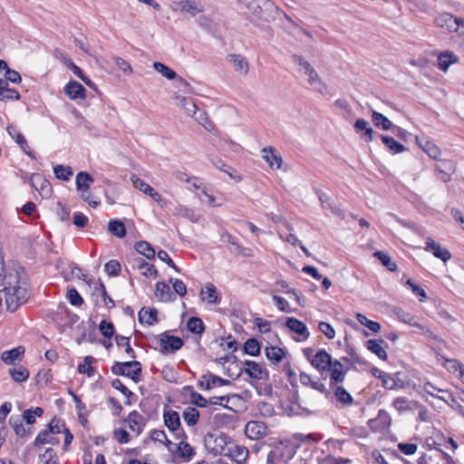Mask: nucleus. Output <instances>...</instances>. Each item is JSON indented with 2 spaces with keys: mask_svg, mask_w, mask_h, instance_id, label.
Masks as SVG:
<instances>
[{
  "mask_svg": "<svg viewBox=\"0 0 464 464\" xmlns=\"http://www.w3.org/2000/svg\"><path fill=\"white\" fill-rule=\"evenodd\" d=\"M6 309L14 312L28 299L27 285L21 281L17 271L8 274L7 283L2 290Z\"/></svg>",
  "mask_w": 464,
  "mask_h": 464,
  "instance_id": "1",
  "label": "nucleus"
},
{
  "mask_svg": "<svg viewBox=\"0 0 464 464\" xmlns=\"http://www.w3.org/2000/svg\"><path fill=\"white\" fill-rule=\"evenodd\" d=\"M293 63L299 66V72L307 76L309 84L318 92L322 94L327 93L325 83L322 81L314 68L304 57L294 54L292 55Z\"/></svg>",
  "mask_w": 464,
  "mask_h": 464,
  "instance_id": "2",
  "label": "nucleus"
},
{
  "mask_svg": "<svg viewBox=\"0 0 464 464\" xmlns=\"http://www.w3.org/2000/svg\"><path fill=\"white\" fill-rule=\"evenodd\" d=\"M304 355L311 365L321 373L329 372L334 361L324 349H320L314 353L313 348H305Z\"/></svg>",
  "mask_w": 464,
  "mask_h": 464,
  "instance_id": "3",
  "label": "nucleus"
},
{
  "mask_svg": "<svg viewBox=\"0 0 464 464\" xmlns=\"http://www.w3.org/2000/svg\"><path fill=\"white\" fill-rule=\"evenodd\" d=\"M111 372L115 375L126 376L138 382L141 374V364L138 361L115 362L111 366Z\"/></svg>",
  "mask_w": 464,
  "mask_h": 464,
  "instance_id": "4",
  "label": "nucleus"
},
{
  "mask_svg": "<svg viewBox=\"0 0 464 464\" xmlns=\"http://www.w3.org/2000/svg\"><path fill=\"white\" fill-rule=\"evenodd\" d=\"M442 346H446V343L437 339V362L450 373L459 372L464 365L456 359L448 358Z\"/></svg>",
  "mask_w": 464,
  "mask_h": 464,
  "instance_id": "5",
  "label": "nucleus"
},
{
  "mask_svg": "<svg viewBox=\"0 0 464 464\" xmlns=\"http://www.w3.org/2000/svg\"><path fill=\"white\" fill-rule=\"evenodd\" d=\"M223 451L224 456L228 457L238 464L245 463L248 458V450L242 445L230 443L227 444L225 449H223Z\"/></svg>",
  "mask_w": 464,
  "mask_h": 464,
  "instance_id": "6",
  "label": "nucleus"
},
{
  "mask_svg": "<svg viewBox=\"0 0 464 464\" xmlns=\"http://www.w3.org/2000/svg\"><path fill=\"white\" fill-rule=\"evenodd\" d=\"M245 433L251 440H259L267 435V427L262 421L252 420L246 423Z\"/></svg>",
  "mask_w": 464,
  "mask_h": 464,
  "instance_id": "7",
  "label": "nucleus"
},
{
  "mask_svg": "<svg viewBox=\"0 0 464 464\" xmlns=\"http://www.w3.org/2000/svg\"><path fill=\"white\" fill-rule=\"evenodd\" d=\"M349 370L348 366L338 360H334L330 372V385L332 387L336 386L338 383L343 382L345 375Z\"/></svg>",
  "mask_w": 464,
  "mask_h": 464,
  "instance_id": "8",
  "label": "nucleus"
},
{
  "mask_svg": "<svg viewBox=\"0 0 464 464\" xmlns=\"http://www.w3.org/2000/svg\"><path fill=\"white\" fill-rule=\"evenodd\" d=\"M183 340L173 335H164L160 340V353L166 354L169 352H176L183 346Z\"/></svg>",
  "mask_w": 464,
  "mask_h": 464,
  "instance_id": "9",
  "label": "nucleus"
},
{
  "mask_svg": "<svg viewBox=\"0 0 464 464\" xmlns=\"http://www.w3.org/2000/svg\"><path fill=\"white\" fill-rule=\"evenodd\" d=\"M456 168L452 160H437V178L443 182H448L452 174L455 173Z\"/></svg>",
  "mask_w": 464,
  "mask_h": 464,
  "instance_id": "10",
  "label": "nucleus"
},
{
  "mask_svg": "<svg viewBox=\"0 0 464 464\" xmlns=\"http://www.w3.org/2000/svg\"><path fill=\"white\" fill-rule=\"evenodd\" d=\"M173 10L175 12L185 13L191 16H195L203 11V6L194 0H183L175 3Z\"/></svg>",
  "mask_w": 464,
  "mask_h": 464,
  "instance_id": "11",
  "label": "nucleus"
},
{
  "mask_svg": "<svg viewBox=\"0 0 464 464\" xmlns=\"http://www.w3.org/2000/svg\"><path fill=\"white\" fill-rule=\"evenodd\" d=\"M243 364L244 372L253 379L261 380L268 375L266 370L258 362L245 361Z\"/></svg>",
  "mask_w": 464,
  "mask_h": 464,
  "instance_id": "12",
  "label": "nucleus"
},
{
  "mask_svg": "<svg viewBox=\"0 0 464 464\" xmlns=\"http://www.w3.org/2000/svg\"><path fill=\"white\" fill-rule=\"evenodd\" d=\"M31 186L36 190L40 191V193L44 197H49L51 194V185L47 179L41 174L34 173L30 178Z\"/></svg>",
  "mask_w": 464,
  "mask_h": 464,
  "instance_id": "13",
  "label": "nucleus"
},
{
  "mask_svg": "<svg viewBox=\"0 0 464 464\" xmlns=\"http://www.w3.org/2000/svg\"><path fill=\"white\" fill-rule=\"evenodd\" d=\"M299 381L304 386H309L319 392L328 395L329 392L324 382L320 379H313L312 376L306 372H301L299 375Z\"/></svg>",
  "mask_w": 464,
  "mask_h": 464,
  "instance_id": "14",
  "label": "nucleus"
},
{
  "mask_svg": "<svg viewBox=\"0 0 464 464\" xmlns=\"http://www.w3.org/2000/svg\"><path fill=\"white\" fill-rule=\"evenodd\" d=\"M228 384H230V381L222 379L211 373L203 375L198 383V387L205 388L206 390H210L215 386H224Z\"/></svg>",
  "mask_w": 464,
  "mask_h": 464,
  "instance_id": "15",
  "label": "nucleus"
},
{
  "mask_svg": "<svg viewBox=\"0 0 464 464\" xmlns=\"http://www.w3.org/2000/svg\"><path fill=\"white\" fill-rule=\"evenodd\" d=\"M227 61L232 63L235 71L241 75H246L249 71V65L246 59L241 54H229L227 55Z\"/></svg>",
  "mask_w": 464,
  "mask_h": 464,
  "instance_id": "16",
  "label": "nucleus"
},
{
  "mask_svg": "<svg viewBox=\"0 0 464 464\" xmlns=\"http://www.w3.org/2000/svg\"><path fill=\"white\" fill-rule=\"evenodd\" d=\"M126 421L129 428L137 434L141 433L146 424L144 417L137 411H131L128 415Z\"/></svg>",
  "mask_w": 464,
  "mask_h": 464,
  "instance_id": "17",
  "label": "nucleus"
},
{
  "mask_svg": "<svg viewBox=\"0 0 464 464\" xmlns=\"http://www.w3.org/2000/svg\"><path fill=\"white\" fill-rule=\"evenodd\" d=\"M262 158L268 163L269 167L280 169L283 163L282 157L272 147L262 150Z\"/></svg>",
  "mask_w": 464,
  "mask_h": 464,
  "instance_id": "18",
  "label": "nucleus"
},
{
  "mask_svg": "<svg viewBox=\"0 0 464 464\" xmlns=\"http://www.w3.org/2000/svg\"><path fill=\"white\" fill-rule=\"evenodd\" d=\"M458 17H454L452 14L448 13L440 14L437 16V26L445 28L450 32L457 31L459 28L457 24Z\"/></svg>",
  "mask_w": 464,
  "mask_h": 464,
  "instance_id": "19",
  "label": "nucleus"
},
{
  "mask_svg": "<svg viewBox=\"0 0 464 464\" xmlns=\"http://www.w3.org/2000/svg\"><path fill=\"white\" fill-rule=\"evenodd\" d=\"M459 62V58L450 51L441 52L437 54V66L446 72L450 64Z\"/></svg>",
  "mask_w": 464,
  "mask_h": 464,
  "instance_id": "20",
  "label": "nucleus"
},
{
  "mask_svg": "<svg viewBox=\"0 0 464 464\" xmlns=\"http://www.w3.org/2000/svg\"><path fill=\"white\" fill-rule=\"evenodd\" d=\"M20 100L19 92L13 88H9L6 80L0 78V101H18Z\"/></svg>",
  "mask_w": 464,
  "mask_h": 464,
  "instance_id": "21",
  "label": "nucleus"
},
{
  "mask_svg": "<svg viewBox=\"0 0 464 464\" xmlns=\"http://www.w3.org/2000/svg\"><path fill=\"white\" fill-rule=\"evenodd\" d=\"M286 326L295 334L302 337V340H306L309 337V331L306 325L300 320L290 317L286 321Z\"/></svg>",
  "mask_w": 464,
  "mask_h": 464,
  "instance_id": "22",
  "label": "nucleus"
},
{
  "mask_svg": "<svg viewBox=\"0 0 464 464\" xmlns=\"http://www.w3.org/2000/svg\"><path fill=\"white\" fill-rule=\"evenodd\" d=\"M85 88L75 81L69 82L64 87L65 94H67L72 100L85 98Z\"/></svg>",
  "mask_w": 464,
  "mask_h": 464,
  "instance_id": "23",
  "label": "nucleus"
},
{
  "mask_svg": "<svg viewBox=\"0 0 464 464\" xmlns=\"http://www.w3.org/2000/svg\"><path fill=\"white\" fill-rule=\"evenodd\" d=\"M163 420L165 425L170 431L174 432L179 430L180 427V419L177 411L172 410L165 411L163 413Z\"/></svg>",
  "mask_w": 464,
  "mask_h": 464,
  "instance_id": "24",
  "label": "nucleus"
},
{
  "mask_svg": "<svg viewBox=\"0 0 464 464\" xmlns=\"http://www.w3.org/2000/svg\"><path fill=\"white\" fill-rule=\"evenodd\" d=\"M24 346H17L8 351H5L1 354L2 361L6 364H11L16 361H21L24 353Z\"/></svg>",
  "mask_w": 464,
  "mask_h": 464,
  "instance_id": "25",
  "label": "nucleus"
},
{
  "mask_svg": "<svg viewBox=\"0 0 464 464\" xmlns=\"http://www.w3.org/2000/svg\"><path fill=\"white\" fill-rule=\"evenodd\" d=\"M155 295L161 302H169L173 299L174 294L170 287L164 282H158L155 285Z\"/></svg>",
  "mask_w": 464,
  "mask_h": 464,
  "instance_id": "26",
  "label": "nucleus"
},
{
  "mask_svg": "<svg viewBox=\"0 0 464 464\" xmlns=\"http://www.w3.org/2000/svg\"><path fill=\"white\" fill-rule=\"evenodd\" d=\"M174 215L187 218L193 223H198L200 220V215L195 213V211L187 206L178 204L174 209Z\"/></svg>",
  "mask_w": 464,
  "mask_h": 464,
  "instance_id": "27",
  "label": "nucleus"
},
{
  "mask_svg": "<svg viewBox=\"0 0 464 464\" xmlns=\"http://www.w3.org/2000/svg\"><path fill=\"white\" fill-rule=\"evenodd\" d=\"M200 297L208 304H218L220 301L217 288L213 284H208L204 289H201Z\"/></svg>",
  "mask_w": 464,
  "mask_h": 464,
  "instance_id": "28",
  "label": "nucleus"
},
{
  "mask_svg": "<svg viewBox=\"0 0 464 464\" xmlns=\"http://www.w3.org/2000/svg\"><path fill=\"white\" fill-rule=\"evenodd\" d=\"M138 315L140 322L148 325H152L158 321V311L156 309L143 307Z\"/></svg>",
  "mask_w": 464,
  "mask_h": 464,
  "instance_id": "29",
  "label": "nucleus"
},
{
  "mask_svg": "<svg viewBox=\"0 0 464 464\" xmlns=\"http://www.w3.org/2000/svg\"><path fill=\"white\" fill-rule=\"evenodd\" d=\"M265 353L269 361L278 363L284 359L285 351L277 346H269L265 349Z\"/></svg>",
  "mask_w": 464,
  "mask_h": 464,
  "instance_id": "30",
  "label": "nucleus"
},
{
  "mask_svg": "<svg viewBox=\"0 0 464 464\" xmlns=\"http://www.w3.org/2000/svg\"><path fill=\"white\" fill-rule=\"evenodd\" d=\"M75 183L77 190L89 189L93 179L88 172L81 171L76 175Z\"/></svg>",
  "mask_w": 464,
  "mask_h": 464,
  "instance_id": "31",
  "label": "nucleus"
},
{
  "mask_svg": "<svg viewBox=\"0 0 464 464\" xmlns=\"http://www.w3.org/2000/svg\"><path fill=\"white\" fill-rule=\"evenodd\" d=\"M175 98L178 101L179 105L184 109L188 115H194L196 113L198 107L191 99L179 94H177Z\"/></svg>",
  "mask_w": 464,
  "mask_h": 464,
  "instance_id": "32",
  "label": "nucleus"
},
{
  "mask_svg": "<svg viewBox=\"0 0 464 464\" xmlns=\"http://www.w3.org/2000/svg\"><path fill=\"white\" fill-rule=\"evenodd\" d=\"M372 120L376 127L382 128L384 130H388L392 128V122L387 117L378 111L372 112Z\"/></svg>",
  "mask_w": 464,
  "mask_h": 464,
  "instance_id": "33",
  "label": "nucleus"
},
{
  "mask_svg": "<svg viewBox=\"0 0 464 464\" xmlns=\"http://www.w3.org/2000/svg\"><path fill=\"white\" fill-rule=\"evenodd\" d=\"M382 341L368 340L366 342V347L372 353L376 354L381 360H386L387 353L382 346Z\"/></svg>",
  "mask_w": 464,
  "mask_h": 464,
  "instance_id": "34",
  "label": "nucleus"
},
{
  "mask_svg": "<svg viewBox=\"0 0 464 464\" xmlns=\"http://www.w3.org/2000/svg\"><path fill=\"white\" fill-rule=\"evenodd\" d=\"M135 250L146 256L148 259H153L155 257V250L154 248L150 246V244H149L148 242L146 241H139L135 244Z\"/></svg>",
  "mask_w": 464,
  "mask_h": 464,
  "instance_id": "35",
  "label": "nucleus"
},
{
  "mask_svg": "<svg viewBox=\"0 0 464 464\" xmlns=\"http://www.w3.org/2000/svg\"><path fill=\"white\" fill-rule=\"evenodd\" d=\"M108 230L113 236L122 238L126 235V228L124 224L120 220H112L109 222Z\"/></svg>",
  "mask_w": 464,
  "mask_h": 464,
  "instance_id": "36",
  "label": "nucleus"
},
{
  "mask_svg": "<svg viewBox=\"0 0 464 464\" xmlns=\"http://www.w3.org/2000/svg\"><path fill=\"white\" fill-rule=\"evenodd\" d=\"M12 379L16 382H22L28 379L29 372L23 366L14 367L9 370Z\"/></svg>",
  "mask_w": 464,
  "mask_h": 464,
  "instance_id": "37",
  "label": "nucleus"
},
{
  "mask_svg": "<svg viewBox=\"0 0 464 464\" xmlns=\"http://www.w3.org/2000/svg\"><path fill=\"white\" fill-rule=\"evenodd\" d=\"M183 419L188 426H194L199 419V411L193 407H188L183 411Z\"/></svg>",
  "mask_w": 464,
  "mask_h": 464,
  "instance_id": "38",
  "label": "nucleus"
},
{
  "mask_svg": "<svg viewBox=\"0 0 464 464\" xmlns=\"http://www.w3.org/2000/svg\"><path fill=\"white\" fill-rule=\"evenodd\" d=\"M382 140L383 143L385 144V146L389 149V150L393 153H401L406 150L402 144L397 142L392 137L382 135Z\"/></svg>",
  "mask_w": 464,
  "mask_h": 464,
  "instance_id": "39",
  "label": "nucleus"
},
{
  "mask_svg": "<svg viewBox=\"0 0 464 464\" xmlns=\"http://www.w3.org/2000/svg\"><path fill=\"white\" fill-rule=\"evenodd\" d=\"M187 327L189 332L196 334H202L205 329V325H204L202 320L198 317L189 318L187 323Z\"/></svg>",
  "mask_w": 464,
  "mask_h": 464,
  "instance_id": "40",
  "label": "nucleus"
},
{
  "mask_svg": "<svg viewBox=\"0 0 464 464\" xmlns=\"http://www.w3.org/2000/svg\"><path fill=\"white\" fill-rule=\"evenodd\" d=\"M115 342L119 347H124L125 353L130 356V358H132V359L136 358L134 350L130 346L129 337H125L122 335H116Z\"/></svg>",
  "mask_w": 464,
  "mask_h": 464,
  "instance_id": "41",
  "label": "nucleus"
},
{
  "mask_svg": "<svg viewBox=\"0 0 464 464\" xmlns=\"http://www.w3.org/2000/svg\"><path fill=\"white\" fill-rule=\"evenodd\" d=\"M130 181L133 184L135 188L139 189L140 191L143 192L146 195H148L149 193H151V191L153 189L152 187H150L148 183H146L144 180L140 179L135 174L130 176Z\"/></svg>",
  "mask_w": 464,
  "mask_h": 464,
  "instance_id": "42",
  "label": "nucleus"
},
{
  "mask_svg": "<svg viewBox=\"0 0 464 464\" xmlns=\"http://www.w3.org/2000/svg\"><path fill=\"white\" fill-rule=\"evenodd\" d=\"M373 256L381 261V263L387 267L390 271H395L397 269V266L394 262L392 261L390 256L382 251H376Z\"/></svg>",
  "mask_w": 464,
  "mask_h": 464,
  "instance_id": "43",
  "label": "nucleus"
},
{
  "mask_svg": "<svg viewBox=\"0 0 464 464\" xmlns=\"http://www.w3.org/2000/svg\"><path fill=\"white\" fill-rule=\"evenodd\" d=\"M244 351L251 356H256L260 353V343L257 340L250 338L245 343Z\"/></svg>",
  "mask_w": 464,
  "mask_h": 464,
  "instance_id": "44",
  "label": "nucleus"
},
{
  "mask_svg": "<svg viewBox=\"0 0 464 464\" xmlns=\"http://www.w3.org/2000/svg\"><path fill=\"white\" fill-rule=\"evenodd\" d=\"M53 172L55 177L62 180H69L73 174L72 169L71 167H64L63 165H56L53 168Z\"/></svg>",
  "mask_w": 464,
  "mask_h": 464,
  "instance_id": "45",
  "label": "nucleus"
},
{
  "mask_svg": "<svg viewBox=\"0 0 464 464\" xmlns=\"http://www.w3.org/2000/svg\"><path fill=\"white\" fill-rule=\"evenodd\" d=\"M138 267H139V270L140 271V273L145 276H153V277L158 276V271L154 267V266L145 262L142 259L139 260Z\"/></svg>",
  "mask_w": 464,
  "mask_h": 464,
  "instance_id": "46",
  "label": "nucleus"
},
{
  "mask_svg": "<svg viewBox=\"0 0 464 464\" xmlns=\"http://www.w3.org/2000/svg\"><path fill=\"white\" fill-rule=\"evenodd\" d=\"M357 321L366 326L369 330H371L373 333H377L381 329V324L375 321L369 320L365 315L362 314H356Z\"/></svg>",
  "mask_w": 464,
  "mask_h": 464,
  "instance_id": "47",
  "label": "nucleus"
},
{
  "mask_svg": "<svg viewBox=\"0 0 464 464\" xmlns=\"http://www.w3.org/2000/svg\"><path fill=\"white\" fill-rule=\"evenodd\" d=\"M153 67L157 72L161 73L164 77H166L169 80L175 79L177 76L176 72L172 69H170L162 63L155 62L153 63Z\"/></svg>",
  "mask_w": 464,
  "mask_h": 464,
  "instance_id": "48",
  "label": "nucleus"
},
{
  "mask_svg": "<svg viewBox=\"0 0 464 464\" xmlns=\"http://www.w3.org/2000/svg\"><path fill=\"white\" fill-rule=\"evenodd\" d=\"M150 439L154 441L164 443L167 448L170 450V447L173 445L172 442L168 440L164 430H153L150 433Z\"/></svg>",
  "mask_w": 464,
  "mask_h": 464,
  "instance_id": "49",
  "label": "nucleus"
},
{
  "mask_svg": "<svg viewBox=\"0 0 464 464\" xmlns=\"http://www.w3.org/2000/svg\"><path fill=\"white\" fill-rule=\"evenodd\" d=\"M66 298L68 302L73 306H81L83 303L82 297L73 287L67 290Z\"/></svg>",
  "mask_w": 464,
  "mask_h": 464,
  "instance_id": "50",
  "label": "nucleus"
},
{
  "mask_svg": "<svg viewBox=\"0 0 464 464\" xmlns=\"http://www.w3.org/2000/svg\"><path fill=\"white\" fill-rule=\"evenodd\" d=\"M111 386L120 391L126 398V403L130 404V398L134 396V394L119 380L115 379L111 382Z\"/></svg>",
  "mask_w": 464,
  "mask_h": 464,
  "instance_id": "51",
  "label": "nucleus"
},
{
  "mask_svg": "<svg viewBox=\"0 0 464 464\" xmlns=\"http://www.w3.org/2000/svg\"><path fill=\"white\" fill-rule=\"evenodd\" d=\"M334 395L340 402L345 404H351L353 402V397L343 386L336 387Z\"/></svg>",
  "mask_w": 464,
  "mask_h": 464,
  "instance_id": "52",
  "label": "nucleus"
},
{
  "mask_svg": "<svg viewBox=\"0 0 464 464\" xmlns=\"http://www.w3.org/2000/svg\"><path fill=\"white\" fill-rule=\"evenodd\" d=\"M177 450H178L179 456L188 460L190 459L194 454V451H193V449L191 448V446L185 441L179 442V445L177 446Z\"/></svg>",
  "mask_w": 464,
  "mask_h": 464,
  "instance_id": "53",
  "label": "nucleus"
},
{
  "mask_svg": "<svg viewBox=\"0 0 464 464\" xmlns=\"http://www.w3.org/2000/svg\"><path fill=\"white\" fill-rule=\"evenodd\" d=\"M93 357L86 356L82 363H80L78 366V372L82 374H88V376L93 375V368L92 367V362H93Z\"/></svg>",
  "mask_w": 464,
  "mask_h": 464,
  "instance_id": "54",
  "label": "nucleus"
},
{
  "mask_svg": "<svg viewBox=\"0 0 464 464\" xmlns=\"http://www.w3.org/2000/svg\"><path fill=\"white\" fill-rule=\"evenodd\" d=\"M96 291H98L101 294L103 304L107 308L111 309L114 307V301L107 294L105 285L102 282L99 283V285L96 287Z\"/></svg>",
  "mask_w": 464,
  "mask_h": 464,
  "instance_id": "55",
  "label": "nucleus"
},
{
  "mask_svg": "<svg viewBox=\"0 0 464 464\" xmlns=\"http://www.w3.org/2000/svg\"><path fill=\"white\" fill-rule=\"evenodd\" d=\"M78 192L80 193V198L92 208L97 207L101 202L98 198L91 196L89 189H80Z\"/></svg>",
  "mask_w": 464,
  "mask_h": 464,
  "instance_id": "56",
  "label": "nucleus"
},
{
  "mask_svg": "<svg viewBox=\"0 0 464 464\" xmlns=\"http://www.w3.org/2000/svg\"><path fill=\"white\" fill-rule=\"evenodd\" d=\"M113 62L115 63V65L120 69L125 74H131L132 73V67L131 65L130 64L129 62H127L126 60L121 58V57H118V56H114L113 57Z\"/></svg>",
  "mask_w": 464,
  "mask_h": 464,
  "instance_id": "57",
  "label": "nucleus"
},
{
  "mask_svg": "<svg viewBox=\"0 0 464 464\" xmlns=\"http://www.w3.org/2000/svg\"><path fill=\"white\" fill-rule=\"evenodd\" d=\"M104 269L110 276H118L121 272V264L117 260H110L105 264Z\"/></svg>",
  "mask_w": 464,
  "mask_h": 464,
  "instance_id": "58",
  "label": "nucleus"
},
{
  "mask_svg": "<svg viewBox=\"0 0 464 464\" xmlns=\"http://www.w3.org/2000/svg\"><path fill=\"white\" fill-rule=\"evenodd\" d=\"M406 285H408L411 288L414 295L419 296L420 302H423L427 298L425 290L419 286L418 285L414 284L411 279H408L406 281Z\"/></svg>",
  "mask_w": 464,
  "mask_h": 464,
  "instance_id": "59",
  "label": "nucleus"
},
{
  "mask_svg": "<svg viewBox=\"0 0 464 464\" xmlns=\"http://www.w3.org/2000/svg\"><path fill=\"white\" fill-rule=\"evenodd\" d=\"M53 435L49 430H44V431H41L35 440H34V444L35 446H41V445H44V444H46V443H52L53 442Z\"/></svg>",
  "mask_w": 464,
  "mask_h": 464,
  "instance_id": "60",
  "label": "nucleus"
},
{
  "mask_svg": "<svg viewBox=\"0 0 464 464\" xmlns=\"http://www.w3.org/2000/svg\"><path fill=\"white\" fill-rule=\"evenodd\" d=\"M197 197L201 202H206L209 206L216 207V206H221L222 203H217L216 198L208 193L206 189H202L200 193L197 194Z\"/></svg>",
  "mask_w": 464,
  "mask_h": 464,
  "instance_id": "61",
  "label": "nucleus"
},
{
  "mask_svg": "<svg viewBox=\"0 0 464 464\" xmlns=\"http://www.w3.org/2000/svg\"><path fill=\"white\" fill-rule=\"evenodd\" d=\"M99 329L104 337L111 338L114 334V326L111 323L102 320Z\"/></svg>",
  "mask_w": 464,
  "mask_h": 464,
  "instance_id": "62",
  "label": "nucleus"
},
{
  "mask_svg": "<svg viewBox=\"0 0 464 464\" xmlns=\"http://www.w3.org/2000/svg\"><path fill=\"white\" fill-rule=\"evenodd\" d=\"M41 459L44 461V464H60L53 449H47Z\"/></svg>",
  "mask_w": 464,
  "mask_h": 464,
  "instance_id": "63",
  "label": "nucleus"
},
{
  "mask_svg": "<svg viewBox=\"0 0 464 464\" xmlns=\"http://www.w3.org/2000/svg\"><path fill=\"white\" fill-rule=\"evenodd\" d=\"M382 382V386L386 389L392 390L396 386V382L392 378L389 374L380 372V374L377 376Z\"/></svg>",
  "mask_w": 464,
  "mask_h": 464,
  "instance_id": "64",
  "label": "nucleus"
}]
</instances>
